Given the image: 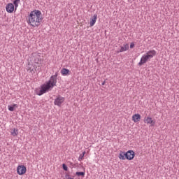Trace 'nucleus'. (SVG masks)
<instances>
[{
  "label": "nucleus",
  "instance_id": "f257e3e1",
  "mask_svg": "<svg viewBox=\"0 0 179 179\" xmlns=\"http://www.w3.org/2000/svg\"><path fill=\"white\" fill-rule=\"evenodd\" d=\"M27 22L31 27H38L43 22V14L41 11L38 10L31 11L27 16Z\"/></svg>",
  "mask_w": 179,
  "mask_h": 179
},
{
  "label": "nucleus",
  "instance_id": "f03ea898",
  "mask_svg": "<svg viewBox=\"0 0 179 179\" xmlns=\"http://www.w3.org/2000/svg\"><path fill=\"white\" fill-rule=\"evenodd\" d=\"M57 78H58V72H56L55 75L52 76L48 82L41 85L40 91H36V94L38 96H42L44 93H47V92H50V90L54 89V87L57 86Z\"/></svg>",
  "mask_w": 179,
  "mask_h": 179
},
{
  "label": "nucleus",
  "instance_id": "7ed1b4c3",
  "mask_svg": "<svg viewBox=\"0 0 179 179\" xmlns=\"http://www.w3.org/2000/svg\"><path fill=\"white\" fill-rule=\"evenodd\" d=\"M155 55H156V50H155L147 52L145 55L141 57V60L138 62V66H142V65L146 64L149 59H152Z\"/></svg>",
  "mask_w": 179,
  "mask_h": 179
},
{
  "label": "nucleus",
  "instance_id": "20e7f679",
  "mask_svg": "<svg viewBox=\"0 0 179 179\" xmlns=\"http://www.w3.org/2000/svg\"><path fill=\"white\" fill-rule=\"evenodd\" d=\"M31 61L33 64H38V65H40V64H42L43 59H41V56H40V54L38 53H32L31 56Z\"/></svg>",
  "mask_w": 179,
  "mask_h": 179
},
{
  "label": "nucleus",
  "instance_id": "39448f33",
  "mask_svg": "<svg viewBox=\"0 0 179 179\" xmlns=\"http://www.w3.org/2000/svg\"><path fill=\"white\" fill-rule=\"evenodd\" d=\"M27 171V168L24 165H18L17 167V174L18 176H24Z\"/></svg>",
  "mask_w": 179,
  "mask_h": 179
},
{
  "label": "nucleus",
  "instance_id": "423d86ee",
  "mask_svg": "<svg viewBox=\"0 0 179 179\" xmlns=\"http://www.w3.org/2000/svg\"><path fill=\"white\" fill-rule=\"evenodd\" d=\"M65 102V98L64 96H61V95H58L55 99L54 104L55 106H57L58 107H61L62 103Z\"/></svg>",
  "mask_w": 179,
  "mask_h": 179
},
{
  "label": "nucleus",
  "instance_id": "0eeeda50",
  "mask_svg": "<svg viewBox=\"0 0 179 179\" xmlns=\"http://www.w3.org/2000/svg\"><path fill=\"white\" fill-rule=\"evenodd\" d=\"M144 122L148 125H151V127H155V125L156 124V122L150 116H147L144 117Z\"/></svg>",
  "mask_w": 179,
  "mask_h": 179
},
{
  "label": "nucleus",
  "instance_id": "6e6552de",
  "mask_svg": "<svg viewBox=\"0 0 179 179\" xmlns=\"http://www.w3.org/2000/svg\"><path fill=\"white\" fill-rule=\"evenodd\" d=\"M135 158V152L134 150H129L126 152L127 160H134Z\"/></svg>",
  "mask_w": 179,
  "mask_h": 179
},
{
  "label": "nucleus",
  "instance_id": "1a4fd4ad",
  "mask_svg": "<svg viewBox=\"0 0 179 179\" xmlns=\"http://www.w3.org/2000/svg\"><path fill=\"white\" fill-rule=\"evenodd\" d=\"M6 10L8 13H13V11L15 10V5L12 3H8L6 6Z\"/></svg>",
  "mask_w": 179,
  "mask_h": 179
},
{
  "label": "nucleus",
  "instance_id": "9d476101",
  "mask_svg": "<svg viewBox=\"0 0 179 179\" xmlns=\"http://www.w3.org/2000/svg\"><path fill=\"white\" fill-rule=\"evenodd\" d=\"M96 22H97V15L95 14L92 17L90 18V27H93V26L96 24Z\"/></svg>",
  "mask_w": 179,
  "mask_h": 179
},
{
  "label": "nucleus",
  "instance_id": "9b49d317",
  "mask_svg": "<svg viewBox=\"0 0 179 179\" xmlns=\"http://www.w3.org/2000/svg\"><path fill=\"white\" fill-rule=\"evenodd\" d=\"M129 50V45L128 43H126L120 47V49L118 51V52H124L125 51H128Z\"/></svg>",
  "mask_w": 179,
  "mask_h": 179
},
{
  "label": "nucleus",
  "instance_id": "f8f14e48",
  "mask_svg": "<svg viewBox=\"0 0 179 179\" xmlns=\"http://www.w3.org/2000/svg\"><path fill=\"white\" fill-rule=\"evenodd\" d=\"M132 121H134V122H139V121H141V115H139V113L133 115Z\"/></svg>",
  "mask_w": 179,
  "mask_h": 179
},
{
  "label": "nucleus",
  "instance_id": "ddd939ff",
  "mask_svg": "<svg viewBox=\"0 0 179 179\" xmlns=\"http://www.w3.org/2000/svg\"><path fill=\"white\" fill-rule=\"evenodd\" d=\"M10 135L12 136H17L19 135V129L14 128V129H10Z\"/></svg>",
  "mask_w": 179,
  "mask_h": 179
},
{
  "label": "nucleus",
  "instance_id": "4468645a",
  "mask_svg": "<svg viewBox=\"0 0 179 179\" xmlns=\"http://www.w3.org/2000/svg\"><path fill=\"white\" fill-rule=\"evenodd\" d=\"M118 157L120 160H125V159H127V152L123 151L120 152Z\"/></svg>",
  "mask_w": 179,
  "mask_h": 179
},
{
  "label": "nucleus",
  "instance_id": "2eb2a0df",
  "mask_svg": "<svg viewBox=\"0 0 179 179\" xmlns=\"http://www.w3.org/2000/svg\"><path fill=\"white\" fill-rule=\"evenodd\" d=\"M18 106L16 103L13 104L12 106H8V108L9 111H15V108H17Z\"/></svg>",
  "mask_w": 179,
  "mask_h": 179
},
{
  "label": "nucleus",
  "instance_id": "dca6fc26",
  "mask_svg": "<svg viewBox=\"0 0 179 179\" xmlns=\"http://www.w3.org/2000/svg\"><path fill=\"white\" fill-rule=\"evenodd\" d=\"M61 73L63 75V76H66V75H69V70L66 69H62L61 70Z\"/></svg>",
  "mask_w": 179,
  "mask_h": 179
},
{
  "label": "nucleus",
  "instance_id": "f3484780",
  "mask_svg": "<svg viewBox=\"0 0 179 179\" xmlns=\"http://www.w3.org/2000/svg\"><path fill=\"white\" fill-rule=\"evenodd\" d=\"M19 2H20V0H15L13 1V5L15 6V10H16V9H17V6H19Z\"/></svg>",
  "mask_w": 179,
  "mask_h": 179
},
{
  "label": "nucleus",
  "instance_id": "a211bd4d",
  "mask_svg": "<svg viewBox=\"0 0 179 179\" xmlns=\"http://www.w3.org/2000/svg\"><path fill=\"white\" fill-rule=\"evenodd\" d=\"M85 172H76V176H78V177H85Z\"/></svg>",
  "mask_w": 179,
  "mask_h": 179
},
{
  "label": "nucleus",
  "instance_id": "6ab92c4d",
  "mask_svg": "<svg viewBox=\"0 0 179 179\" xmlns=\"http://www.w3.org/2000/svg\"><path fill=\"white\" fill-rule=\"evenodd\" d=\"M63 170H64L65 171H68V166H66V165L65 164H63Z\"/></svg>",
  "mask_w": 179,
  "mask_h": 179
},
{
  "label": "nucleus",
  "instance_id": "aec40b11",
  "mask_svg": "<svg viewBox=\"0 0 179 179\" xmlns=\"http://www.w3.org/2000/svg\"><path fill=\"white\" fill-rule=\"evenodd\" d=\"M83 157H85L84 155H82V154L80 155V156H79V157H78L79 162H82V160H83Z\"/></svg>",
  "mask_w": 179,
  "mask_h": 179
},
{
  "label": "nucleus",
  "instance_id": "412c9836",
  "mask_svg": "<svg viewBox=\"0 0 179 179\" xmlns=\"http://www.w3.org/2000/svg\"><path fill=\"white\" fill-rule=\"evenodd\" d=\"M134 47H135V43L134 42H132L130 44V48H134Z\"/></svg>",
  "mask_w": 179,
  "mask_h": 179
},
{
  "label": "nucleus",
  "instance_id": "4be33fe9",
  "mask_svg": "<svg viewBox=\"0 0 179 179\" xmlns=\"http://www.w3.org/2000/svg\"><path fill=\"white\" fill-rule=\"evenodd\" d=\"M82 155L85 156V155H86V152H83V154H81Z\"/></svg>",
  "mask_w": 179,
  "mask_h": 179
},
{
  "label": "nucleus",
  "instance_id": "5701e85b",
  "mask_svg": "<svg viewBox=\"0 0 179 179\" xmlns=\"http://www.w3.org/2000/svg\"><path fill=\"white\" fill-rule=\"evenodd\" d=\"M104 85H106V82H103V83H102V85H103V86H104Z\"/></svg>",
  "mask_w": 179,
  "mask_h": 179
},
{
  "label": "nucleus",
  "instance_id": "b1692460",
  "mask_svg": "<svg viewBox=\"0 0 179 179\" xmlns=\"http://www.w3.org/2000/svg\"><path fill=\"white\" fill-rule=\"evenodd\" d=\"M68 179H73V178H71V177H69V178H68Z\"/></svg>",
  "mask_w": 179,
  "mask_h": 179
}]
</instances>
